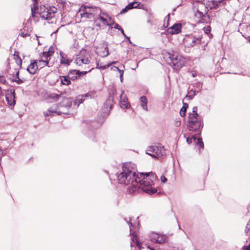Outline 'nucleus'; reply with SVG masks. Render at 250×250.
I'll use <instances>...</instances> for the list:
<instances>
[{"label": "nucleus", "instance_id": "nucleus-1", "mask_svg": "<svg viewBox=\"0 0 250 250\" xmlns=\"http://www.w3.org/2000/svg\"><path fill=\"white\" fill-rule=\"evenodd\" d=\"M117 179L120 184L128 186L127 190L130 194H133L142 186V190L149 194L157 192V189L152 188L154 181L156 180V175L153 172L136 173L134 169L131 167L130 164H124L122 171L117 176Z\"/></svg>", "mask_w": 250, "mask_h": 250}, {"label": "nucleus", "instance_id": "nucleus-2", "mask_svg": "<svg viewBox=\"0 0 250 250\" xmlns=\"http://www.w3.org/2000/svg\"><path fill=\"white\" fill-rule=\"evenodd\" d=\"M75 63L80 68L86 70L82 71L86 74L95 67V60L91 56L88 52L84 49L81 50L76 56Z\"/></svg>", "mask_w": 250, "mask_h": 250}, {"label": "nucleus", "instance_id": "nucleus-3", "mask_svg": "<svg viewBox=\"0 0 250 250\" xmlns=\"http://www.w3.org/2000/svg\"><path fill=\"white\" fill-rule=\"evenodd\" d=\"M72 105V100L70 98H64L59 105H55V108L53 106L49 108L46 112H44L45 116H52L54 113L58 115L67 114L66 111L70 108Z\"/></svg>", "mask_w": 250, "mask_h": 250}, {"label": "nucleus", "instance_id": "nucleus-4", "mask_svg": "<svg viewBox=\"0 0 250 250\" xmlns=\"http://www.w3.org/2000/svg\"><path fill=\"white\" fill-rule=\"evenodd\" d=\"M101 9L96 6H82L80 9V16L85 19L94 20L100 13Z\"/></svg>", "mask_w": 250, "mask_h": 250}, {"label": "nucleus", "instance_id": "nucleus-5", "mask_svg": "<svg viewBox=\"0 0 250 250\" xmlns=\"http://www.w3.org/2000/svg\"><path fill=\"white\" fill-rule=\"evenodd\" d=\"M197 111V107L194 106L192 109V112L189 115L188 126L190 131H195L201 126V122L199 119V115Z\"/></svg>", "mask_w": 250, "mask_h": 250}, {"label": "nucleus", "instance_id": "nucleus-6", "mask_svg": "<svg viewBox=\"0 0 250 250\" xmlns=\"http://www.w3.org/2000/svg\"><path fill=\"white\" fill-rule=\"evenodd\" d=\"M94 20L96 25L101 29H104L107 26L112 25V23L113 22L112 18L106 13L102 12V10Z\"/></svg>", "mask_w": 250, "mask_h": 250}, {"label": "nucleus", "instance_id": "nucleus-7", "mask_svg": "<svg viewBox=\"0 0 250 250\" xmlns=\"http://www.w3.org/2000/svg\"><path fill=\"white\" fill-rule=\"evenodd\" d=\"M146 153L155 159L164 158L166 155L164 146L160 144L148 146Z\"/></svg>", "mask_w": 250, "mask_h": 250}, {"label": "nucleus", "instance_id": "nucleus-8", "mask_svg": "<svg viewBox=\"0 0 250 250\" xmlns=\"http://www.w3.org/2000/svg\"><path fill=\"white\" fill-rule=\"evenodd\" d=\"M168 56L170 61L169 64L173 65L176 69L181 68L186 62L185 59L177 54H168Z\"/></svg>", "mask_w": 250, "mask_h": 250}, {"label": "nucleus", "instance_id": "nucleus-9", "mask_svg": "<svg viewBox=\"0 0 250 250\" xmlns=\"http://www.w3.org/2000/svg\"><path fill=\"white\" fill-rule=\"evenodd\" d=\"M57 12V9L55 7L47 8L43 6L40 8V15L42 19L50 21L54 18Z\"/></svg>", "mask_w": 250, "mask_h": 250}, {"label": "nucleus", "instance_id": "nucleus-10", "mask_svg": "<svg viewBox=\"0 0 250 250\" xmlns=\"http://www.w3.org/2000/svg\"><path fill=\"white\" fill-rule=\"evenodd\" d=\"M202 38V35L195 33L188 36L185 39V42L189 46L193 47L200 44Z\"/></svg>", "mask_w": 250, "mask_h": 250}, {"label": "nucleus", "instance_id": "nucleus-11", "mask_svg": "<svg viewBox=\"0 0 250 250\" xmlns=\"http://www.w3.org/2000/svg\"><path fill=\"white\" fill-rule=\"evenodd\" d=\"M46 60H42L33 61L28 66L27 70L31 74H34L36 73L39 68V66H41L40 63H43L44 65H47Z\"/></svg>", "mask_w": 250, "mask_h": 250}, {"label": "nucleus", "instance_id": "nucleus-12", "mask_svg": "<svg viewBox=\"0 0 250 250\" xmlns=\"http://www.w3.org/2000/svg\"><path fill=\"white\" fill-rule=\"evenodd\" d=\"M207 7L204 4L200 3L197 7V10L195 13V16L198 18L205 17L207 14Z\"/></svg>", "mask_w": 250, "mask_h": 250}, {"label": "nucleus", "instance_id": "nucleus-13", "mask_svg": "<svg viewBox=\"0 0 250 250\" xmlns=\"http://www.w3.org/2000/svg\"><path fill=\"white\" fill-rule=\"evenodd\" d=\"M151 241L158 244L163 243L166 240V236L164 235L153 232L150 234Z\"/></svg>", "mask_w": 250, "mask_h": 250}, {"label": "nucleus", "instance_id": "nucleus-14", "mask_svg": "<svg viewBox=\"0 0 250 250\" xmlns=\"http://www.w3.org/2000/svg\"><path fill=\"white\" fill-rule=\"evenodd\" d=\"M199 134L192 136L191 137H188L187 139V143L189 144L191 143L192 140L195 144L198 145L200 148H204V143L202 141V139L200 137H198Z\"/></svg>", "mask_w": 250, "mask_h": 250}, {"label": "nucleus", "instance_id": "nucleus-15", "mask_svg": "<svg viewBox=\"0 0 250 250\" xmlns=\"http://www.w3.org/2000/svg\"><path fill=\"white\" fill-rule=\"evenodd\" d=\"M120 104L122 108L125 109L128 107V100L124 91H122L120 95Z\"/></svg>", "mask_w": 250, "mask_h": 250}, {"label": "nucleus", "instance_id": "nucleus-16", "mask_svg": "<svg viewBox=\"0 0 250 250\" xmlns=\"http://www.w3.org/2000/svg\"><path fill=\"white\" fill-rule=\"evenodd\" d=\"M181 24H175L173 26L168 28L167 32L170 34H176L181 32Z\"/></svg>", "mask_w": 250, "mask_h": 250}, {"label": "nucleus", "instance_id": "nucleus-17", "mask_svg": "<svg viewBox=\"0 0 250 250\" xmlns=\"http://www.w3.org/2000/svg\"><path fill=\"white\" fill-rule=\"evenodd\" d=\"M87 97L91 98V96L89 93L78 96L74 101V104L78 106L80 104H82L84 101L85 98Z\"/></svg>", "mask_w": 250, "mask_h": 250}, {"label": "nucleus", "instance_id": "nucleus-18", "mask_svg": "<svg viewBox=\"0 0 250 250\" xmlns=\"http://www.w3.org/2000/svg\"><path fill=\"white\" fill-rule=\"evenodd\" d=\"M81 74H83V73H82V72H80L79 70H73L70 71L67 75L68 76V77L70 80H75L79 78L80 77Z\"/></svg>", "mask_w": 250, "mask_h": 250}, {"label": "nucleus", "instance_id": "nucleus-19", "mask_svg": "<svg viewBox=\"0 0 250 250\" xmlns=\"http://www.w3.org/2000/svg\"><path fill=\"white\" fill-rule=\"evenodd\" d=\"M15 95L14 93H7L6 95V100L9 105H14L15 104Z\"/></svg>", "mask_w": 250, "mask_h": 250}, {"label": "nucleus", "instance_id": "nucleus-20", "mask_svg": "<svg viewBox=\"0 0 250 250\" xmlns=\"http://www.w3.org/2000/svg\"><path fill=\"white\" fill-rule=\"evenodd\" d=\"M224 0H208L207 5L210 9L216 8L218 4Z\"/></svg>", "mask_w": 250, "mask_h": 250}, {"label": "nucleus", "instance_id": "nucleus-21", "mask_svg": "<svg viewBox=\"0 0 250 250\" xmlns=\"http://www.w3.org/2000/svg\"><path fill=\"white\" fill-rule=\"evenodd\" d=\"M60 56L61 63L62 64H64L66 66L69 65L71 62H72V60L68 59L67 56L63 53H60Z\"/></svg>", "mask_w": 250, "mask_h": 250}, {"label": "nucleus", "instance_id": "nucleus-22", "mask_svg": "<svg viewBox=\"0 0 250 250\" xmlns=\"http://www.w3.org/2000/svg\"><path fill=\"white\" fill-rule=\"evenodd\" d=\"M130 246L131 248L136 246L139 249H141V244L138 241L137 236L134 234L132 235Z\"/></svg>", "mask_w": 250, "mask_h": 250}, {"label": "nucleus", "instance_id": "nucleus-23", "mask_svg": "<svg viewBox=\"0 0 250 250\" xmlns=\"http://www.w3.org/2000/svg\"><path fill=\"white\" fill-rule=\"evenodd\" d=\"M54 53V52L50 49L48 50L47 52H43L42 53V56H41V59L42 60H46V62H47V64H48V62L50 60V56Z\"/></svg>", "mask_w": 250, "mask_h": 250}, {"label": "nucleus", "instance_id": "nucleus-24", "mask_svg": "<svg viewBox=\"0 0 250 250\" xmlns=\"http://www.w3.org/2000/svg\"><path fill=\"white\" fill-rule=\"evenodd\" d=\"M140 105L142 108L145 111H147V100L146 97L143 96L140 97Z\"/></svg>", "mask_w": 250, "mask_h": 250}, {"label": "nucleus", "instance_id": "nucleus-25", "mask_svg": "<svg viewBox=\"0 0 250 250\" xmlns=\"http://www.w3.org/2000/svg\"><path fill=\"white\" fill-rule=\"evenodd\" d=\"M61 83L63 85H68L70 83V79L68 76H63L60 77Z\"/></svg>", "mask_w": 250, "mask_h": 250}, {"label": "nucleus", "instance_id": "nucleus-26", "mask_svg": "<svg viewBox=\"0 0 250 250\" xmlns=\"http://www.w3.org/2000/svg\"><path fill=\"white\" fill-rule=\"evenodd\" d=\"M95 64H96V68H99V69H100L102 70H104V69H106L107 68H108L109 67H110L111 65V63H108L106 65H100L99 62H97V61H96V63L95 62Z\"/></svg>", "mask_w": 250, "mask_h": 250}, {"label": "nucleus", "instance_id": "nucleus-27", "mask_svg": "<svg viewBox=\"0 0 250 250\" xmlns=\"http://www.w3.org/2000/svg\"><path fill=\"white\" fill-rule=\"evenodd\" d=\"M19 71L16 72V76L13 77L12 78V81L16 82L18 84H20L23 83V81L20 79L19 77Z\"/></svg>", "mask_w": 250, "mask_h": 250}, {"label": "nucleus", "instance_id": "nucleus-28", "mask_svg": "<svg viewBox=\"0 0 250 250\" xmlns=\"http://www.w3.org/2000/svg\"><path fill=\"white\" fill-rule=\"evenodd\" d=\"M98 54L103 57L107 56L109 55L108 47L107 46L104 47V51H102V52H99Z\"/></svg>", "mask_w": 250, "mask_h": 250}, {"label": "nucleus", "instance_id": "nucleus-29", "mask_svg": "<svg viewBox=\"0 0 250 250\" xmlns=\"http://www.w3.org/2000/svg\"><path fill=\"white\" fill-rule=\"evenodd\" d=\"M18 52H15V53L14 54V58L18 65H21V63H22L21 59L18 56Z\"/></svg>", "mask_w": 250, "mask_h": 250}, {"label": "nucleus", "instance_id": "nucleus-30", "mask_svg": "<svg viewBox=\"0 0 250 250\" xmlns=\"http://www.w3.org/2000/svg\"><path fill=\"white\" fill-rule=\"evenodd\" d=\"M49 97L51 99L54 101H58L60 98L62 97V94H58L56 93H52L49 95Z\"/></svg>", "mask_w": 250, "mask_h": 250}, {"label": "nucleus", "instance_id": "nucleus-31", "mask_svg": "<svg viewBox=\"0 0 250 250\" xmlns=\"http://www.w3.org/2000/svg\"><path fill=\"white\" fill-rule=\"evenodd\" d=\"M195 91H193L192 90H191L189 91H188L186 97L187 98H188L189 99L191 100L193 98V97L195 96Z\"/></svg>", "mask_w": 250, "mask_h": 250}, {"label": "nucleus", "instance_id": "nucleus-32", "mask_svg": "<svg viewBox=\"0 0 250 250\" xmlns=\"http://www.w3.org/2000/svg\"><path fill=\"white\" fill-rule=\"evenodd\" d=\"M127 5L131 10L133 8H137L139 5V3L137 2H132L129 3Z\"/></svg>", "mask_w": 250, "mask_h": 250}, {"label": "nucleus", "instance_id": "nucleus-33", "mask_svg": "<svg viewBox=\"0 0 250 250\" xmlns=\"http://www.w3.org/2000/svg\"><path fill=\"white\" fill-rule=\"evenodd\" d=\"M245 232L247 235L250 236V220L248 222V223L247 224L245 229Z\"/></svg>", "mask_w": 250, "mask_h": 250}, {"label": "nucleus", "instance_id": "nucleus-34", "mask_svg": "<svg viewBox=\"0 0 250 250\" xmlns=\"http://www.w3.org/2000/svg\"><path fill=\"white\" fill-rule=\"evenodd\" d=\"M112 25H114V26H112L111 25L109 26V29H112V28H114L115 29H117L119 30L122 29V27L117 23H115L114 22L112 23Z\"/></svg>", "mask_w": 250, "mask_h": 250}, {"label": "nucleus", "instance_id": "nucleus-35", "mask_svg": "<svg viewBox=\"0 0 250 250\" xmlns=\"http://www.w3.org/2000/svg\"><path fill=\"white\" fill-rule=\"evenodd\" d=\"M111 69H113L114 71H115V70L118 71L120 74V77L123 76V74H124V70H123L120 69L118 67H116V66L111 67Z\"/></svg>", "mask_w": 250, "mask_h": 250}, {"label": "nucleus", "instance_id": "nucleus-36", "mask_svg": "<svg viewBox=\"0 0 250 250\" xmlns=\"http://www.w3.org/2000/svg\"><path fill=\"white\" fill-rule=\"evenodd\" d=\"M203 30L205 34H208L211 31V27L210 26H207L204 28Z\"/></svg>", "mask_w": 250, "mask_h": 250}, {"label": "nucleus", "instance_id": "nucleus-37", "mask_svg": "<svg viewBox=\"0 0 250 250\" xmlns=\"http://www.w3.org/2000/svg\"><path fill=\"white\" fill-rule=\"evenodd\" d=\"M186 110H187L186 107H185V106H183L182 107V108L181 109V110L180 111V114L182 117H184L185 116Z\"/></svg>", "mask_w": 250, "mask_h": 250}, {"label": "nucleus", "instance_id": "nucleus-38", "mask_svg": "<svg viewBox=\"0 0 250 250\" xmlns=\"http://www.w3.org/2000/svg\"><path fill=\"white\" fill-rule=\"evenodd\" d=\"M130 10L128 5H126L122 10L120 12L121 14L125 13L128 10Z\"/></svg>", "mask_w": 250, "mask_h": 250}, {"label": "nucleus", "instance_id": "nucleus-39", "mask_svg": "<svg viewBox=\"0 0 250 250\" xmlns=\"http://www.w3.org/2000/svg\"><path fill=\"white\" fill-rule=\"evenodd\" d=\"M233 15V18L235 20H237L238 17L237 16V15L239 14L238 11H236L235 12L232 13Z\"/></svg>", "mask_w": 250, "mask_h": 250}, {"label": "nucleus", "instance_id": "nucleus-40", "mask_svg": "<svg viewBox=\"0 0 250 250\" xmlns=\"http://www.w3.org/2000/svg\"><path fill=\"white\" fill-rule=\"evenodd\" d=\"M21 36L23 38H25V37H26L27 36H29V34H28L27 33H24V32H21V34H20Z\"/></svg>", "mask_w": 250, "mask_h": 250}, {"label": "nucleus", "instance_id": "nucleus-41", "mask_svg": "<svg viewBox=\"0 0 250 250\" xmlns=\"http://www.w3.org/2000/svg\"><path fill=\"white\" fill-rule=\"evenodd\" d=\"M161 180L163 183H165L167 181V179L164 176H162L161 177Z\"/></svg>", "mask_w": 250, "mask_h": 250}, {"label": "nucleus", "instance_id": "nucleus-42", "mask_svg": "<svg viewBox=\"0 0 250 250\" xmlns=\"http://www.w3.org/2000/svg\"><path fill=\"white\" fill-rule=\"evenodd\" d=\"M243 250H250V244L249 245V246L244 247Z\"/></svg>", "mask_w": 250, "mask_h": 250}, {"label": "nucleus", "instance_id": "nucleus-43", "mask_svg": "<svg viewBox=\"0 0 250 250\" xmlns=\"http://www.w3.org/2000/svg\"><path fill=\"white\" fill-rule=\"evenodd\" d=\"M120 31H121L122 34L126 38H128V37L125 35V32H124V30L122 28V29H121Z\"/></svg>", "mask_w": 250, "mask_h": 250}, {"label": "nucleus", "instance_id": "nucleus-44", "mask_svg": "<svg viewBox=\"0 0 250 250\" xmlns=\"http://www.w3.org/2000/svg\"><path fill=\"white\" fill-rule=\"evenodd\" d=\"M41 64V66H39V68L40 67L41 68L46 66L47 65H44L43 63H40Z\"/></svg>", "mask_w": 250, "mask_h": 250}, {"label": "nucleus", "instance_id": "nucleus-45", "mask_svg": "<svg viewBox=\"0 0 250 250\" xmlns=\"http://www.w3.org/2000/svg\"><path fill=\"white\" fill-rule=\"evenodd\" d=\"M180 124H181V123H180V121H177V122H176V126H179V125H180Z\"/></svg>", "mask_w": 250, "mask_h": 250}, {"label": "nucleus", "instance_id": "nucleus-46", "mask_svg": "<svg viewBox=\"0 0 250 250\" xmlns=\"http://www.w3.org/2000/svg\"><path fill=\"white\" fill-rule=\"evenodd\" d=\"M120 81L121 82H123V76H122L121 77H120Z\"/></svg>", "mask_w": 250, "mask_h": 250}, {"label": "nucleus", "instance_id": "nucleus-47", "mask_svg": "<svg viewBox=\"0 0 250 250\" xmlns=\"http://www.w3.org/2000/svg\"><path fill=\"white\" fill-rule=\"evenodd\" d=\"M129 224V228H130V230L131 231V226H132V224L130 222H128Z\"/></svg>", "mask_w": 250, "mask_h": 250}, {"label": "nucleus", "instance_id": "nucleus-48", "mask_svg": "<svg viewBox=\"0 0 250 250\" xmlns=\"http://www.w3.org/2000/svg\"><path fill=\"white\" fill-rule=\"evenodd\" d=\"M183 106H185V107H186V108L188 106V104H187L184 103Z\"/></svg>", "mask_w": 250, "mask_h": 250}, {"label": "nucleus", "instance_id": "nucleus-49", "mask_svg": "<svg viewBox=\"0 0 250 250\" xmlns=\"http://www.w3.org/2000/svg\"><path fill=\"white\" fill-rule=\"evenodd\" d=\"M108 104L109 105L110 104L109 101H106L105 105Z\"/></svg>", "mask_w": 250, "mask_h": 250}, {"label": "nucleus", "instance_id": "nucleus-50", "mask_svg": "<svg viewBox=\"0 0 250 250\" xmlns=\"http://www.w3.org/2000/svg\"><path fill=\"white\" fill-rule=\"evenodd\" d=\"M117 63V62H111L110 63H111V65H112V64H115V63Z\"/></svg>", "mask_w": 250, "mask_h": 250}, {"label": "nucleus", "instance_id": "nucleus-51", "mask_svg": "<svg viewBox=\"0 0 250 250\" xmlns=\"http://www.w3.org/2000/svg\"><path fill=\"white\" fill-rule=\"evenodd\" d=\"M212 36V35H211V34H210V35H209V37L210 38Z\"/></svg>", "mask_w": 250, "mask_h": 250}, {"label": "nucleus", "instance_id": "nucleus-52", "mask_svg": "<svg viewBox=\"0 0 250 250\" xmlns=\"http://www.w3.org/2000/svg\"><path fill=\"white\" fill-rule=\"evenodd\" d=\"M111 104H110V109H111Z\"/></svg>", "mask_w": 250, "mask_h": 250}, {"label": "nucleus", "instance_id": "nucleus-53", "mask_svg": "<svg viewBox=\"0 0 250 250\" xmlns=\"http://www.w3.org/2000/svg\"><path fill=\"white\" fill-rule=\"evenodd\" d=\"M34 1H37V0H33Z\"/></svg>", "mask_w": 250, "mask_h": 250}, {"label": "nucleus", "instance_id": "nucleus-54", "mask_svg": "<svg viewBox=\"0 0 250 250\" xmlns=\"http://www.w3.org/2000/svg\"><path fill=\"white\" fill-rule=\"evenodd\" d=\"M249 42H250V38L249 39Z\"/></svg>", "mask_w": 250, "mask_h": 250}]
</instances>
